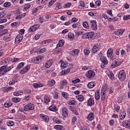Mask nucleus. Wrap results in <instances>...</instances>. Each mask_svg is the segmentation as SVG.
Returning <instances> with one entry per match:
<instances>
[{"label":"nucleus","mask_w":130,"mask_h":130,"mask_svg":"<svg viewBox=\"0 0 130 130\" xmlns=\"http://www.w3.org/2000/svg\"><path fill=\"white\" fill-rule=\"evenodd\" d=\"M43 58H44V56L39 55L32 58L31 60V62H33V63H35L36 64H38V63H40V62L42 61Z\"/></svg>","instance_id":"f257e3e1"},{"label":"nucleus","mask_w":130,"mask_h":130,"mask_svg":"<svg viewBox=\"0 0 130 130\" xmlns=\"http://www.w3.org/2000/svg\"><path fill=\"white\" fill-rule=\"evenodd\" d=\"M12 69H13L12 66L8 68L7 67V66H2L1 68H0V75H5V74H6V73H8V72H10Z\"/></svg>","instance_id":"f03ea898"},{"label":"nucleus","mask_w":130,"mask_h":130,"mask_svg":"<svg viewBox=\"0 0 130 130\" xmlns=\"http://www.w3.org/2000/svg\"><path fill=\"white\" fill-rule=\"evenodd\" d=\"M94 35H95L94 31L87 32L83 35L82 38H83V39H86V38H87L88 40H92L94 37Z\"/></svg>","instance_id":"7ed1b4c3"},{"label":"nucleus","mask_w":130,"mask_h":130,"mask_svg":"<svg viewBox=\"0 0 130 130\" xmlns=\"http://www.w3.org/2000/svg\"><path fill=\"white\" fill-rule=\"evenodd\" d=\"M35 109V106L34 104L29 103L24 106L23 110L24 111H30V110H34Z\"/></svg>","instance_id":"20e7f679"},{"label":"nucleus","mask_w":130,"mask_h":130,"mask_svg":"<svg viewBox=\"0 0 130 130\" xmlns=\"http://www.w3.org/2000/svg\"><path fill=\"white\" fill-rule=\"evenodd\" d=\"M126 75L125 74V72L124 70H121L119 72L118 74V78L121 82H123L125 80Z\"/></svg>","instance_id":"39448f33"},{"label":"nucleus","mask_w":130,"mask_h":130,"mask_svg":"<svg viewBox=\"0 0 130 130\" xmlns=\"http://www.w3.org/2000/svg\"><path fill=\"white\" fill-rule=\"evenodd\" d=\"M40 27V24H36L31 26L27 30L28 33H31V32H35L36 30H38Z\"/></svg>","instance_id":"423d86ee"},{"label":"nucleus","mask_w":130,"mask_h":130,"mask_svg":"<svg viewBox=\"0 0 130 130\" xmlns=\"http://www.w3.org/2000/svg\"><path fill=\"white\" fill-rule=\"evenodd\" d=\"M100 48H101V44L100 43H96L93 45L91 51L93 53H95V52H97Z\"/></svg>","instance_id":"0eeeda50"},{"label":"nucleus","mask_w":130,"mask_h":130,"mask_svg":"<svg viewBox=\"0 0 130 130\" xmlns=\"http://www.w3.org/2000/svg\"><path fill=\"white\" fill-rule=\"evenodd\" d=\"M85 75L87 79H92V78L95 77V72L93 70H89Z\"/></svg>","instance_id":"6e6552de"},{"label":"nucleus","mask_w":130,"mask_h":130,"mask_svg":"<svg viewBox=\"0 0 130 130\" xmlns=\"http://www.w3.org/2000/svg\"><path fill=\"white\" fill-rule=\"evenodd\" d=\"M90 28L92 30H94V31H96V30H97V22H96V20H90Z\"/></svg>","instance_id":"1a4fd4ad"},{"label":"nucleus","mask_w":130,"mask_h":130,"mask_svg":"<svg viewBox=\"0 0 130 130\" xmlns=\"http://www.w3.org/2000/svg\"><path fill=\"white\" fill-rule=\"evenodd\" d=\"M40 117L43 119L45 123H48L49 122V116L43 114H41L40 115Z\"/></svg>","instance_id":"9d476101"},{"label":"nucleus","mask_w":130,"mask_h":130,"mask_svg":"<svg viewBox=\"0 0 130 130\" xmlns=\"http://www.w3.org/2000/svg\"><path fill=\"white\" fill-rule=\"evenodd\" d=\"M121 63H122V61H119L118 60H114V61L112 62L111 64V68H117V67H119V66H120Z\"/></svg>","instance_id":"9b49d317"},{"label":"nucleus","mask_w":130,"mask_h":130,"mask_svg":"<svg viewBox=\"0 0 130 130\" xmlns=\"http://www.w3.org/2000/svg\"><path fill=\"white\" fill-rule=\"evenodd\" d=\"M61 115L64 118H66V117H68L69 116V111H68V109L66 107H63L61 109Z\"/></svg>","instance_id":"f8f14e48"},{"label":"nucleus","mask_w":130,"mask_h":130,"mask_svg":"<svg viewBox=\"0 0 130 130\" xmlns=\"http://www.w3.org/2000/svg\"><path fill=\"white\" fill-rule=\"evenodd\" d=\"M23 40V35L22 34H18L15 38V43H20L21 41Z\"/></svg>","instance_id":"ddd939ff"},{"label":"nucleus","mask_w":130,"mask_h":130,"mask_svg":"<svg viewBox=\"0 0 130 130\" xmlns=\"http://www.w3.org/2000/svg\"><path fill=\"white\" fill-rule=\"evenodd\" d=\"M29 70H30V66L27 65L26 66L24 67L23 69H22L20 71L19 73L20 74H25V73H27V72H28Z\"/></svg>","instance_id":"4468645a"},{"label":"nucleus","mask_w":130,"mask_h":130,"mask_svg":"<svg viewBox=\"0 0 130 130\" xmlns=\"http://www.w3.org/2000/svg\"><path fill=\"white\" fill-rule=\"evenodd\" d=\"M122 125L126 128H130V121L128 120H124L122 122Z\"/></svg>","instance_id":"2eb2a0df"},{"label":"nucleus","mask_w":130,"mask_h":130,"mask_svg":"<svg viewBox=\"0 0 130 130\" xmlns=\"http://www.w3.org/2000/svg\"><path fill=\"white\" fill-rule=\"evenodd\" d=\"M124 31H125V29H119L117 30L116 31H114V34H115V35H117L118 36H121L123 34Z\"/></svg>","instance_id":"dca6fc26"},{"label":"nucleus","mask_w":130,"mask_h":130,"mask_svg":"<svg viewBox=\"0 0 130 130\" xmlns=\"http://www.w3.org/2000/svg\"><path fill=\"white\" fill-rule=\"evenodd\" d=\"M86 118L87 120H89V121H92V120H93V119L95 118V115H94L93 113L90 112L87 115Z\"/></svg>","instance_id":"f3484780"},{"label":"nucleus","mask_w":130,"mask_h":130,"mask_svg":"<svg viewBox=\"0 0 130 130\" xmlns=\"http://www.w3.org/2000/svg\"><path fill=\"white\" fill-rule=\"evenodd\" d=\"M126 116V113L124 111H122L120 112L119 114V118L120 120H123L124 118H125V117Z\"/></svg>","instance_id":"a211bd4d"},{"label":"nucleus","mask_w":130,"mask_h":130,"mask_svg":"<svg viewBox=\"0 0 130 130\" xmlns=\"http://www.w3.org/2000/svg\"><path fill=\"white\" fill-rule=\"evenodd\" d=\"M49 110H50V111H52L53 112H56V111L58 110V109L55 105H51L49 107Z\"/></svg>","instance_id":"6ab92c4d"},{"label":"nucleus","mask_w":130,"mask_h":130,"mask_svg":"<svg viewBox=\"0 0 130 130\" xmlns=\"http://www.w3.org/2000/svg\"><path fill=\"white\" fill-rule=\"evenodd\" d=\"M13 105V103L10 100H8L6 101L4 104V107L6 108H8V107H11Z\"/></svg>","instance_id":"aec40b11"},{"label":"nucleus","mask_w":130,"mask_h":130,"mask_svg":"<svg viewBox=\"0 0 130 130\" xmlns=\"http://www.w3.org/2000/svg\"><path fill=\"white\" fill-rule=\"evenodd\" d=\"M68 80H66V79H64L63 80L60 81V87L61 89H63L64 88L65 86H67L68 85Z\"/></svg>","instance_id":"412c9836"},{"label":"nucleus","mask_w":130,"mask_h":130,"mask_svg":"<svg viewBox=\"0 0 130 130\" xmlns=\"http://www.w3.org/2000/svg\"><path fill=\"white\" fill-rule=\"evenodd\" d=\"M11 61H12V58L10 57H7L2 61L1 64H6V63H9V62Z\"/></svg>","instance_id":"4be33fe9"},{"label":"nucleus","mask_w":130,"mask_h":130,"mask_svg":"<svg viewBox=\"0 0 130 130\" xmlns=\"http://www.w3.org/2000/svg\"><path fill=\"white\" fill-rule=\"evenodd\" d=\"M76 99L78 100V101H79V102H83L84 100H85V96H84L82 94H78L76 96Z\"/></svg>","instance_id":"5701e85b"},{"label":"nucleus","mask_w":130,"mask_h":130,"mask_svg":"<svg viewBox=\"0 0 130 130\" xmlns=\"http://www.w3.org/2000/svg\"><path fill=\"white\" fill-rule=\"evenodd\" d=\"M113 53V49L110 48L107 51V56L108 57H110V58L112 59V54Z\"/></svg>","instance_id":"b1692460"},{"label":"nucleus","mask_w":130,"mask_h":130,"mask_svg":"<svg viewBox=\"0 0 130 130\" xmlns=\"http://www.w3.org/2000/svg\"><path fill=\"white\" fill-rule=\"evenodd\" d=\"M95 104V102L94 101L93 98H90L87 101V105L88 106H93Z\"/></svg>","instance_id":"393cba45"},{"label":"nucleus","mask_w":130,"mask_h":130,"mask_svg":"<svg viewBox=\"0 0 130 130\" xmlns=\"http://www.w3.org/2000/svg\"><path fill=\"white\" fill-rule=\"evenodd\" d=\"M52 63H53L52 60H49L45 64V67L46 68V69H48V68H50V67L52 66Z\"/></svg>","instance_id":"a878e982"},{"label":"nucleus","mask_w":130,"mask_h":130,"mask_svg":"<svg viewBox=\"0 0 130 130\" xmlns=\"http://www.w3.org/2000/svg\"><path fill=\"white\" fill-rule=\"evenodd\" d=\"M96 86V83L94 81L90 82L87 84V87L89 89H92V88H94Z\"/></svg>","instance_id":"bb28decb"},{"label":"nucleus","mask_w":130,"mask_h":130,"mask_svg":"<svg viewBox=\"0 0 130 130\" xmlns=\"http://www.w3.org/2000/svg\"><path fill=\"white\" fill-rule=\"evenodd\" d=\"M3 40L6 41V42H9L11 41V35H7L3 37Z\"/></svg>","instance_id":"cd10ccee"},{"label":"nucleus","mask_w":130,"mask_h":130,"mask_svg":"<svg viewBox=\"0 0 130 130\" xmlns=\"http://www.w3.org/2000/svg\"><path fill=\"white\" fill-rule=\"evenodd\" d=\"M64 44V40H60L58 43V44L56 45V47H62Z\"/></svg>","instance_id":"c85d7f7f"},{"label":"nucleus","mask_w":130,"mask_h":130,"mask_svg":"<svg viewBox=\"0 0 130 130\" xmlns=\"http://www.w3.org/2000/svg\"><path fill=\"white\" fill-rule=\"evenodd\" d=\"M32 86L35 89H37V88H41V87H44V84L42 83H34Z\"/></svg>","instance_id":"c756f323"},{"label":"nucleus","mask_w":130,"mask_h":130,"mask_svg":"<svg viewBox=\"0 0 130 130\" xmlns=\"http://www.w3.org/2000/svg\"><path fill=\"white\" fill-rule=\"evenodd\" d=\"M70 110L75 114V115H79V112L77 110V109L74 107H70Z\"/></svg>","instance_id":"7c9ffc66"},{"label":"nucleus","mask_w":130,"mask_h":130,"mask_svg":"<svg viewBox=\"0 0 130 130\" xmlns=\"http://www.w3.org/2000/svg\"><path fill=\"white\" fill-rule=\"evenodd\" d=\"M55 6V10H56V11L61 10V9H62V6H61V4L59 2L56 3Z\"/></svg>","instance_id":"2f4dec72"},{"label":"nucleus","mask_w":130,"mask_h":130,"mask_svg":"<svg viewBox=\"0 0 130 130\" xmlns=\"http://www.w3.org/2000/svg\"><path fill=\"white\" fill-rule=\"evenodd\" d=\"M21 100L22 99L19 98H12L11 99V101L14 102V103H19Z\"/></svg>","instance_id":"473e14b6"},{"label":"nucleus","mask_w":130,"mask_h":130,"mask_svg":"<svg viewBox=\"0 0 130 130\" xmlns=\"http://www.w3.org/2000/svg\"><path fill=\"white\" fill-rule=\"evenodd\" d=\"M53 122H55L57 124H60L61 123V122H62L61 121V120H59V119H58L56 117H53Z\"/></svg>","instance_id":"72a5a7b5"},{"label":"nucleus","mask_w":130,"mask_h":130,"mask_svg":"<svg viewBox=\"0 0 130 130\" xmlns=\"http://www.w3.org/2000/svg\"><path fill=\"white\" fill-rule=\"evenodd\" d=\"M95 100H99V99H100V92H99V90H96L95 92Z\"/></svg>","instance_id":"f704fd0d"},{"label":"nucleus","mask_w":130,"mask_h":130,"mask_svg":"<svg viewBox=\"0 0 130 130\" xmlns=\"http://www.w3.org/2000/svg\"><path fill=\"white\" fill-rule=\"evenodd\" d=\"M85 8H86L85 2L84 1H80L78 6V9H85Z\"/></svg>","instance_id":"c9c22d12"},{"label":"nucleus","mask_w":130,"mask_h":130,"mask_svg":"<svg viewBox=\"0 0 130 130\" xmlns=\"http://www.w3.org/2000/svg\"><path fill=\"white\" fill-rule=\"evenodd\" d=\"M43 102L44 103L47 104V103H49V102H50V98L47 95H45L44 96Z\"/></svg>","instance_id":"e433bc0d"},{"label":"nucleus","mask_w":130,"mask_h":130,"mask_svg":"<svg viewBox=\"0 0 130 130\" xmlns=\"http://www.w3.org/2000/svg\"><path fill=\"white\" fill-rule=\"evenodd\" d=\"M68 74H70V71L68 69H65L60 73V76H66V75H68Z\"/></svg>","instance_id":"4c0bfd02"},{"label":"nucleus","mask_w":130,"mask_h":130,"mask_svg":"<svg viewBox=\"0 0 130 130\" xmlns=\"http://www.w3.org/2000/svg\"><path fill=\"white\" fill-rule=\"evenodd\" d=\"M79 52H80V50L76 49L71 51V54H72L73 56H76Z\"/></svg>","instance_id":"58836bf2"},{"label":"nucleus","mask_w":130,"mask_h":130,"mask_svg":"<svg viewBox=\"0 0 130 130\" xmlns=\"http://www.w3.org/2000/svg\"><path fill=\"white\" fill-rule=\"evenodd\" d=\"M106 98V92L101 91V99L102 101H104Z\"/></svg>","instance_id":"ea45409f"},{"label":"nucleus","mask_w":130,"mask_h":130,"mask_svg":"<svg viewBox=\"0 0 130 130\" xmlns=\"http://www.w3.org/2000/svg\"><path fill=\"white\" fill-rule=\"evenodd\" d=\"M23 90H19L13 92V95L14 96H20V95H23Z\"/></svg>","instance_id":"a19ab883"},{"label":"nucleus","mask_w":130,"mask_h":130,"mask_svg":"<svg viewBox=\"0 0 130 130\" xmlns=\"http://www.w3.org/2000/svg\"><path fill=\"white\" fill-rule=\"evenodd\" d=\"M17 82H18V79H17V78H13L10 81L9 85H10V86H13V85H14Z\"/></svg>","instance_id":"79ce46f5"},{"label":"nucleus","mask_w":130,"mask_h":130,"mask_svg":"<svg viewBox=\"0 0 130 130\" xmlns=\"http://www.w3.org/2000/svg\"><path fill=\"white\" fill-rule=\"evenodd\" d=\"M82 24L85 29H90V26H89V24H88V22L87 21H83L82 22Z\"/></svg>","instance_id":"37998d69"},{"label":"nucleus","mask_w":130,"mask_h":130,"mask_svg":"<svg viewBox=\"0 0 130 130\" xmlns=\"http://www.w3.org/2000/svg\"><path fill=\"white\" fill-rule=\"evenodd\" d=\"M48 84L50 87H52L55 85V81L54 80H50L48 81Z\"/></svg>","instance_id":"c03bdc74"},{"label":"nucleus","mask_w":130,"mask_h":130,"mask_svg":"<svg viewBox=\"0 0 130 130\" xmlns=\"http://www.w3.org/2000/svg\"><path fill=\"white\" fill-rule=\"evenodd\" d=\"M61 63V69H66V67H68V62L62 61V60H60Z\"/></svg>","instance_id":"a18cd8bd"},{"label":"nucleus","mask_w":130,"mask_h":130,"mask_svg":"<svg viewBox=\"0 0 130 130\" xmlns=\"http://www.w3.org/2000/svg\"><path fill=\"white\" fill-rule=\"evenodd\" d=\"M108 87V86L107 85V84H104L102 88L101 92H104L105 93H106V91L107 90Z\"/></svg>","instance_id":"49530a36"},{"label":"nucleus","mask_w":130,"mask_h":130,"mask_svg":"<svg viewBox=\"0 0 130 130\" xmlns=\"http://www.w3.org/2000/svg\"><path fill=\"white\" fill-rule=\"evenodd\" d=\"M31 8V4L28 3V4H25L24 6V9L23 10L24 11H27V10H28Z\"/></svg>","instance_id":"de8ad7c7"},{"label":"nucleus","mask_w":130,"mask_h":130,"mask_svg":"<svg viewBox=\"0 0 130 130\" xmlns=\"http://www.w3.org/2000/svg\"><path fill=\"white\" fill-rule=\"evenodd\" d=\"M6 123L8 126H13V125H15V122L11 120L7 121Z\"/></svg>","instance_id":"09e8293b"},{"label":"nucleus","mask_w":130,"mask_h":130,"mask_svg":"<svg viewBox=\"0 0 130 130\" xmlns=\"http://www.w3.org/2000/svg\"><path fill=\"white\" fill-rule=\"evenodd\" d=\"M101 60L103 63H108V61L107 60V59H106V57L105 56H102L101 57Z\"/></svg>","instance_id":"8fccbe9b"},{"label":"nucleus","mask_w":130,"mask_h":130,"mask_svg":"<svg viewBox=\"0 0 130 130\" xmlns=\"http://www.w3.org/2000/svg\"><path fill=\"white\" fill-rule=\"evenodd\" d=\"M12 89H13V87L12 86L9 87H4L3 91L6 93H8V92H9V91H11Z\"/></svg>","instance_id":"3c124183"},{"label":"nucleus","mask_w":130,"mask_h":130,"mask_svg":"<svg viewBox=\"0 0 130 130\" xmlns=\"http://www.w3.org/2000/svg\"><path fill=\"white\" fill-rule=\"evenodd\" d=\"M24 64H25V63H24V62H21L19 63L17 66V67H16V70H20L22 69V68L24 67Z\"/></svg>","instance_id":"603ef678"},{"label":"nucleus","mask_w":130,"mask_h":130,"mask_svg":"<svg viewBox=\"0 0 130 130\" xmlns=\"http://www.w3.org/2000/svg\"><path fill=\"white\" fill-rule=\"evenodd\" d=\"M124 100V96L119 95L118 99V103H121Z\"/></svg>","instance_id":"864d4df0"},{"label":"nucleus","mask_w":130,"mask_h":130,"mask_svg":"<svg viewBox=\"0 0 130 130\" xmlns=\"http://www.w3.org/2000/svg\"><path fill=\"white\" fill-rule=\"evenodd\" d=\"M114 110L116 112H118L120 110V107L118 105H115L114 106Z\"/></svg>","instance_id":"5fc2aeb1"},{"label":"nucleus","mask_w":130,"mask_h":130,"mask_svg":"<svg viewBox=\"0 0 130 130\" xmlns=\"http://www.w3.org/2000/svg\"><path fill=\"white\" fill-rule=\"evenodd\" d=\"M62 97L65 98V99H68V98H69V97H70V95L69 94V93H68L67 92H63L62 93Z\"/></svg>","instance_id":"6e6d98bb"},{"label":"nucleus","mask_w":130,"mask_h":130,"mask_svg":"<svg viewBox=\"0 0 130 130\" xmlns=\"http://www.w3.org/2000/svg\"><path fill=\"white\" fill-rule=\"evenodd\" d=\"M47 50V49L46 48H43L39 50L38 53L40 54H41V53H44V52H46V51Z\"/></svg>","instance_id":"4d7b16f0"},{"label":"nucleus","mask_w":130,"mask_h":130,"mask_svg":"<svg viewBox=\"0 0 130 130\" xmlns=\"http://www.w3.org/2000/svg\"><path fill=\"white\" fill-rule=\"evenodd\" d=\"M55 129H57V130H61L62 129L63 127V126L60 125H56L54 126Z\"/></svg>","instance_id":"13d9d810"},{"label":"nucleus","mask_w":130,"mask_h":130,"mask_svg":"<svg viewBox=\"0 0 130 130\" xmlns=\"http://www.w3.org/2000/svg\"><path fill=\"white\" fill-rule=\"evenodd\" d=\"M51 41H52V40H45L42 42L41 44H42L43 45L44 44H47V43H49L50 42H51Z\"/></svg>","instance_id":"bf43d9fd"},{"label":"nucleus","mask_w":130,"mask_h":130,"mask_svg":"<svg viewBox=\"0 0 130 130\" xmlns=\"http://www.w3.org/2000/svg\"><path fill=\"white\" fill-rule=\"evenodd\" d=\"M68 37L70 39H74L75 38V35L72 32H69L68 34Z\"/></svg>","instance_id":"052dcab7"},{"label":"nucleus","mask_w":130,"mask_h":130,"mask_svg":"<svg viewBox=\"0 0 130 130\" xmlns=\"http://www.w3.org/2000/svg\"><path fill=\"white\" fill-rule=\"evenodd\" d=\"M84 53L85 55H88V54H89V53H90V48H86L84 50Z\"/></svg>","instance_id":"680f3d73"},{"label":"nucleus","mask_w":130,"mask_h":130,"mask_svg":"<svg viewBox=\"0 0 130 130\" xmlns=\"http://www.w3.org/2000/svg\"><path fill=\"white\" fill-rule=\"evenodd\" d=\"M11 5L12 4H11V3H10L9 2H6L4 4L3 6L5 8H9L11 7Z\"/></svg>","instance_id":"e2e57ef3"},{"label":"nucleus","mask_w":130,"mask_h":130,"mask_svg":"<svg viewBox=\"0 0 130 130\" xmlns=\"http://www.w3.org/2000/svg\"><path fill=\"white\" fill-rule=\"evenodd\" d=\"M72 6V3H67L63 6V9H67V8H70Z\"/></svg>","instance_id":"0e129e2a"},{"label":"nucleus","mask_w":130,"mask_h":130,"mask_svg":"<svg viewBox=\"0 0 130 130\" xmlns=\"http://www.w3.org/2000/svg\"><path fill=\"white\" fill-rule=\"evenodd\" d=\"M108 76L111 80H113L114 79V75H113V73H112V72H109V73H108Z\"/></svg>","instance_id":"69168bd1"},{"label":"nucleus","mask_w":130,"mask_h":130,"mask_svg":"<svg viewBox=\"0 0 130 130\" xmlns=\"http://www.w3.org/2000/svg\"><path fill=\"white\" fill-rule=\"evenodd\" d=\"M19 24H20V22L19 21L15 22H13L11 23V27H17L19 26Z\"/></svg>","instance_id":"338daca9"},{"label":"nucleus","mask_w":130,"mask_h":130,"mask_svg":"<svg viewBox=\"0 0 130 130\" xmlns=\"http://www.w3.org/2000/svg\"><path fill=\"white\" fill-rule=\"evenodd\" d=\"M130 19V15H124L123 17V20L124 21H127V20H129Z\"/></svg>","instance_id":"774afa93"}]
</instances>
